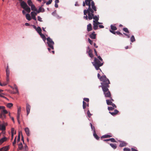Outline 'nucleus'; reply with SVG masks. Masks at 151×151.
Masks as SVG:
<instances>
[{
    "label": "nucleus",
    "mask_w": 151,
    "mask_h": 151,
    "mask_svg": "<svg viewBox=\"0 0 151 151\" xmlns=\"http://www.w3.org/2000/svg\"><path fill=\"white\" fill-rule=\"evenodd\" d=\"M95 22V21H93V28L94 30H96L98 28V25Z\"/></svg>",
    "instance_id": "4468645a"
},
{
    "label": "nucleus",
    "mask_w": 151,
    "mask_h": 151,
    "mask_svg": "<svg viewBox=\"0 0 151 151\" xmlns=\"http://www.w3.org/2000/svg\"><path fill=\"white\" fill-rule=\"evenodd\" d=\"M112 136L111 134H105L101 137V138H106L112 137Z\"/></svg>",
    "instance_id": "a211bd4d"
},
{
    "label": "nucleus",
    "mask_w": 151,
    "mask_h": 151,
    "mask_svg": "<svg viewBox=\"0 0 151 151\" xmlns=\"http://www.w3.org/2000/svg\"><path fill=\"white\" fill-rule=\"evenodd\" d=\"M6 77L8 78L9 77V74H10V71L9 70H6Z\"/></svg>",
    "instance_id": "e433bc0d"
},
{
    "label": "nucleus",
    "mask_w": 151,
    "mask_h": 151,
    "mask_svg": "<svg viewBox=\"0 0 151 151\" xmlns=\"http://www.w3.org/2000/svg\"><path fill=\"white\" fill-rule=\"evenodd\" d=\"M92 63L96 70L99 69L101 71V69H99V67L103 65V63H101L99 60H98L96 58H95L94 61L93 62H92Z\"/></svg>",
    "instance_id": "20e7f679"
},
{
    "label": "nucleus",
    "mask_w": 151,
    "mask_h": 151,
    "mask_svg": "<svg viewBox=\"0 0 151 151\" xmlns=\"http://www.w3.org/2000/svg\"><path fill=\"white\" fill-rule=\"evenodd\" d=\"M39 35H40L42 38V39L44 41V42H45V40H46V38L45 35L44 34H42V33L40 34Z\"/></svg>",
    "instance_id": "bb28decb"
},
{
    "label": "nucleus",
    "mask_w": 151,
    "mask_h": 151,
    "mask_svg": "<svg viewBox=\"0 0 151 151\" xmlns=\"http://www.w3.org/2000/svg\"><path fill=\"white\" fill-rule=\"evenodd\" d=\"M31 106L28 103L26 104V109L27 113V115H28L30 113Z\"/></svg>",
    "instance_id": "6e6552de"
},
{
    "label": "nucleus",
    "mask_w": 151,
    "mask_h": 151,
    "mask_svg": "<svg viewBox=\"0 0 151 151\" xmlns=\"http://www.w3.org/2000/svg\"><path fill=\"white\" fill-rule=\"evenodd\" d=\"M124 35H126L127 36V37L128 38H129V37H130V35H129L127 34H126V33H124Z\"/></svg>",
    "instance_id": "13d9d810"
},
{
    "label": "nucleus",
    "mask_w": 151,
    "mask_h": 151,
    "mask_svg": "<svg viewBox=\"0 0 151 151\" xmlns=\"http://www.w3.org/2000/svg\"><path fill=\"white\" fill-rule=\"evenodd\" d=\"M31 8V9L33 11H35L37 12V9L35 7V6L34 4H32L30 6Z\"/></svg>",
    "instance_id": "dca6fc26"
},
{
    "label": "nucleus",
    "mask_w": 151,
    "mask_h": 151,
    "mask_svg": "<svg viewBox=\"0 0 151 151\" xmlns=\"http://www.w3.org/2000/svg\"><path fill=\"white\" fill-rule=\"evenodd\" d=\"M6 129V125L4 124H0V130L4 131Z\"/></svg>",
    "instance_id": "9b49d317"
},
{
    "label": "nucleus",
    "mask_w": 151,
    "mask_h": 151,
    "mask_svg": "<svg viewBox=\"0 0 151 151\" xmlns=\"http://www.w3.org/2000/svg\"><path fill=\"white\" fill-rule=\"evenodd\" d=\"M25 16L26 19L29 21H30L32 19L31 16L29 14H27Z\"/></svg>",
    "instance_id": "6ab92c4d"
},
{
    "label": "nucleus",
    "mask_w": 151,
    "mask_h": 151,
    "mask_svg": "<svg viewBox=\"0 0 151 151\" xmlns=\"http://www.w3.org/2000/svg\"><path fill=\"white\" fill-rule=\"evenodd\" d=\"M25 131L27 135L28 136H29L30 134L29 128L27 127L25 129Z\"/></svg>",
    "instance_id": "aec40b11"
},
{
    "label": "nucleus",
    "mask_w": 151,
    "mask_h": 151,
    "mask_svg": "<svg viewBox=\"0 0 151 151\" xmlns=\"http://www.w3.org/2000/svg\"><path fill=\"white\" fill-rule=\"evenodd\" d=\"M5 108L4 106H0V118L3 120L6 119V114L8 113L7 111Z\"/></svg>",
    "instance_id": "f03ea898"
},
{
    "label": "nucleus",
    "mask_w": 151,
    "mask_h": 151,
    "mask_svg": "<svg viewBox=\"0 0 151 151\" xmlns=\"http://www.w3.org/2000/svg\"><path fill=\"white\" fill-rule=\"evenodd\" d=\"M87 105V104L84 101H83V108L85 109L86 107V106Z\"/></svg>",
    "instance_id": "58836bf2"
},
{
    "label": "nucleus",
    "mask_w": 151,
    "mask_h": 151,
    "mask_svg": "<svg viewBox=\"0 0 151 151\" xmlns=\"http://www.w3.org/2000/svg\"><path fill=\"white\" fill-rule=\"evenodd\" d=\"M111 29L113 30H115L117 29L116 27L112 25H111Z\"/></svg>",
    "instance_id": "473e14b6"
},
{
    "label": "nucleus",
    "mask_w": 151,
    "mask_h": 151,
    "mask_svg": "<svg viewBox=\"0 0 151 151\" xmlns=\"http://www.w3.org/2000/svg\"><path fill=\"white\" fill-rule=\"evenodd\" d=\"M110 145L114 149H115L116 148V146L115 144L111 143L110 144Z\"/></svg>",
    "instance_id": "7c9ffc66"
},
{
    "label": "nucleus",
    "mask_w": 151,
    "mask_h": 151,
    "mask_svg": "<svg viewBox=\"0 0 151 151\" xmlns=\"http://www.w3.org/2000/svg\"><path fill=\"white\" fill-rule=\"evenodd\" d=\"M88 49L89 50L88 53L89 56L91 58L93 57V55L92 53V50H91L90 49L89 47H88Z\"/></svg>",
    "instance_id": "f8f14e48"
},
{
    "label": "nucleus",
    "mask_w": 151,
    "mask_h": 151,
    "mask_svg": "<svg viewBox=\"0 0 151 151\" xmlns=\"http://www.w3.org/2000/svg\"><path fill=\"white\" fill-rule=\"evenodd\" d=\"M95 23H96L97 24H98V25L99 24H100L101 23L99 22H98V21H95Z\"/></svg>",
    "instance_id": "338daca9"
},
{
    "label": "nucleus",
    "mask_w": 151,
    "mask_h": 151,
    "mask_svg": "<svg viewBox=\"0 0 151 151\" xmlns=\"http://www.w3.org/2000/svg\"><path fill=\"white\" fill-rule=\"evenodd\" d=\"M87 114L88 116L89 117H90L91 115V114L90 113V112L89 110H88L87 112Z\"/></svg>",
    "instance_id": "79ce46f5"
},
{
    "label": "nucleus",
    "mask_w": 151,
    "mask_h": 151,
    "mask_svg": "<svg viewBox=\"0 0 151 151\" xmlns=\"http://www.w3.org/2000/svg\"><path fill=\"white\" fill-rule=\"evenodd\" d=\"M19 148V150H21L23 147V145L22 143L18 145Z\"/></svg>",
    "instance_id": "c9c22d12"
},
{
    "label": "nucleus",
    "mask_w": 151,
    "mask_h": 151,
    "mask_svg": "<svg viewBox=\"0 0 151 151\" xmlns=\"http://www.w3.org/2000/svg\"><path fill=\"white\" fill-rule=\"evenodd\" d=\"M83 6H88V8L83 11L84 19L87 20L88 19L90 20L93 19V21H96L99 20V15L94 16L93 13L94 12L96 11L97 9L94 2L92 0H85V1H83Z\"/></svg>",
    "instance_id": "f257e3e1"
},
{
    "label": "nucleus",
    "mask_w": 151,
    "mask_h": 151,
    "mask_svg": "<svg viewBox=\"0 0 151 151\" xmlns=\"http://www.w3.org/2000/svg\"><path fill=\"white\" fill-rule=\"evenodd\" d=\"M94 51L95 55L96 56H98V54H97V51H96V50L95 49H94Z\"/></svg>",
    "instance_id": "052dcab7"
},
{
    "label": "nucleus",
    "mask_w": 151,
    "mask_h": 151,
    "mask_svg": "<svg viewBox=\"0 0 151 151\" xmlns=\"http://www.w3.org/2000/svg\"><path fill=\"white\" fill-rule=\"evenodd\" d=\"M47 43L48 46L51 49L53 50V45L54 43L52 39L50 37H48L47 38Z\"/></svg>",
    "instance_id": "423d86ee"
},
{
    "label": "nucleus",
    "mask_w": 151,
    "mask_h": 151,
    "mask_svg": "<svg viewBox=\"0 0 151 151\" xmlns=\"http://www.w3.org/2000/svg\"><path fill=\"white\" fill-rule=\"evenodd\" d=\"M126 143L122 141L121 142L119 145V147H123L126 146Z\"/></svg>",
    "instance_id": "c85d7f7f"
},
{
    "label": "nucleus",
    "mask_w": 151,
    "mask_h": 151,
    "mask_svg": "<svg viewBox=\"0 0 151 151\" xmlns=\"http://www.w3.org/2000/svg\"><path fill=\"white\" fill-rule=\"evenodd\" d=\"M116 33L118 35H121L122 36H123V34L119 32H116Z\"/></svg>",
    "instance_id": "603ef678"
},
{
    "label": "nucleus",
    "mask_w": 151,
    "mask_h": 151,
    "mask_svg": "<svg viewBox=\"0 0 151 151\" xmlns=\"http://www.w3.org/2000/svg\"><path fill=\"white\" fill-rule=\"evenodd\" d=\"M37 19L39 21L42 22V18L39 16L37 17Z\"/></svg>",
    "instance_id": "c03bdc74"
},
{
    "label": "nucleus",
    "mask_w": 151,
    "mask_h": 151,
    "mask_svg": "<svg viewBox=\"0 0 151 151\" xmlns=\"http://www.w3.org/2000/svg\"><path fill=\"white\" fill-rule=\"evenodd\" d=\"M90 125L91 127V130L92 131H93V133H94V132H96L95 129V127L94 126H93L92 123H90Z\"/></svg>",
    "instance_id": "2f4dec72"
},
{
    "label": "nucleus",
    "mask_w": 151,
    "mask_h": 151,
    "mask_svg": "<svg viewBox=\"0 0 151 151\" xmlns=\"http://www.w3.org/2000/svg\"><path fill=\"white\" fill-rule=\"evenodd\" d=\"M52 14L53 16H55V17H56L57 18H60V17H59L58 15H57L56 14V10L55 11L53 12H52Z\"/></svg>",
    "instance_id": "393cba45"
},
{
    "label": "nucleus",
    "mask_w": 151,
    "mask_h": 151,
    "mask_svg": "<svg viewBox=\"0 0 151 151\" xmlns=\"http://www.w3.org/2000/svg\"><path fill=\"white\" fill-rule=\"evenodd\" d=\"M88 41L89 43L91 44L92 45L93 44L92 41H91L89 38L88 39Z\"/></svg>",
    "instance_id": "09e8293b"
},
{
    "label": "nucleus",
    "mask_w": 151,
    "mask_h": 151,
    "mask_svg": "<svg viewBox=\"0 0 151 151\" xmlns=\"http://www.w3.org/2000/svg\"><path fill=\"white\" fill-rule=\"evenodd\" d=\"M99 27L101 28H104V26L102 25H99Z\"/></svg>",
    "instance_id": "0e129e2a"
},
{
    "label": "nucleus",
    "mask_w": 151,
    "mask_h": 151,
    "mask_svg": "<svg viewBox=\"0 0 151 151\" xmlns=\"http://www.w3.org/2000/svg\"><path fill=\"white\" fill-rule=\"evenodd\" d=\"M101 86L102 88L105 97H110L111 96V93L108 88L109 86H105L103 85L102 86Z\"/></svg>",
    "instance_id": "39448f33"
},
{
    "label": "nucleus",
    "mask_w": 151,
    "mask_h": 151,
    "mask_svg": "<svg viewBox=\"0 0 151 151\" xmlns=\"http://www.w3.org/2000/svg\"><path fill=\"white\" fill-rule=\"evenodd\" d=\"M16 143V140H15V139H14L13 142V145L14 146H15V145Z\"/></svg>",
    "instance_id": "5fc2aeb1"
},
{
    "label": "nucleus",
    "mask_w": 151,
    "mask_h": 151,
    "mask_svg": "<svg viewBox=\"0 0 151 151\" xmlns=\"http://www.w3.org/2000/svg\"><path fill=\"white\" fill-rule=\"evenodd\" d=\"M97 76H98V78L100 80V78H101V76H100V75L99 74V73H98V75H97Z\"/></svg>",
    "instance_id": "69168bd1"
},
{
    "label": "nucleus",
    "mask_w": 151,
    "mask_h": 151,
    "mask_svg": "<svg viewBox=\"0 0 151 151\" xmlns=\"http://www.w3.org/2000/svg\"><path fill=\"white\" fill-rule=\"evenodd\" d=\"M119 111L116 109H115L114 112H111V111H109V113H110L111 115L112 116H115L118 113Z\"/></svg>",
    "instance_id": "ddd939ff"
},
{
    "label": "nucleus",
    "mask_w": 151,
    "mask_h": 151,
    "mask_svg": "<svg viewBox=\"0 0 151 151\" xmlns=\"http://www.w3.org/2000/svg\"><path fill=\"white\" fill-rule=\"evenodd\" d=\"M13 105V104L12 103H8L6 105V106L7 107L10 108L12 107Z\"/></svg>",
    "instance_id": "f704fd0d"
},
{
    "label": "nucleus",
    "mask_w": 151,
    "mask_h": 151,
    "mask_svg": "<svg viewBox=\"0 0 151 151\" xmlns=\"http://www.w3.org/2000/svg\"><path fill=\"white\" fill-rule=\"evenodd\" d=\"M0 96L1 97H3V98H5L6 99H7V98H6L4 96H3L2 94H0Z\"/></svg>",
    "instance_id": "bf43d9fd"
},
{
    "label": "nucleus",
    "mask_w": 151,
    "mask_h": 151,
    "mask_svg": "<svg viewBox=\"0 0 151 151\" xmlns=\"http://www.w3.org/2000/svg\"><path fill=\"white\" fill-rule=\"evenodd\" d=\"M106 103L108 105H112L113 104H114L112 103L111 100H106Z\"/></svg>",
    "instance_id": "cd10ccee"
},
{
    "label": "nucleus",
    "mask_w": 151,
    "mask_h": 151,
    "mask_svg": "<svg viewBox=\"0 0 151 151\" xmlns=\"http://www.w3.org/2000/svg\"><path fill=\"white\" fill-rule=\"evenodd\" d=\"M100 80L101 81H103V82L101 83L102 85L101 86L104 85L105 86H109V84L110 83V81L109 80L106 78L105 76L104 75L101 76L100 78Z\"/></svg>",
    "instance_id": "7ed1b4c3"
},
{
    "label": "nucleus",
    "mask_w": 151,
    "mask_h": 151,
    "mask_svg": "<svg viewBox=\"0 0 151 151\" xmlns=\"http://www.w3.org/2000/svg\"><path fill=\"white\" fill-rule=\"evenodd\" d=\"M45 11V10L43 8H42L41 7H40L39 8L38 10L37 9V12L38 13H39L40 12H43Z\"/></svg>",
    "instance_id": "f3484780"
},
{
    "label": "nucleus",
    "mask_w": 151,
    "mask_h": 151,
    "mask_svg": "<svg viewBox=\"0 0 151 151\" xmlns=\"http://www.w3.org/2000/svg\"><path fill=\"white\" fill-rule=\"evenodd\" d=\"M6 84H1L0 82V86H6Z\"/></svg>",
    "instance_id": "680f3d73"
},
{
    "label": "nucleus",
    "mask_w": 151,
    "mask_h": 151,
    "mask_svg": "<svg viewBox=\"0 0 151 151\" xmlns=\"http://www.w3.org/2000/svg\"><path fill=\"white\" fill-rule=\"evenodd\" d=\"M27 3L30 6L33 4L31 0H28L27 1Z\"/></svg>",
    "instance_id": "4c0bfd02"
},
{
    "label": "nucleus",
    "mask_w": 151,
    "mask_h": 151,
    "mask_svg": "<svg viewBox=\"0 0 151 151\" xmlns=\"http://www.w3.org/2000/svg\"><path fill=\"white\" fill-rule=\"evenodd\" d=\"M92 30V25L91 24H89L87 26V30L89 32Z\"/></svg>",
    "instance_id": "2eb2a0df"
},
{
    "label": "nucleus",
    "mask_w": 151,
    "mask_h": 151,
    "mask_svg": "<svg viewBox=\"0 0 151 151\" xmlns=\"http://www.w3.org/2000/svg\"><path fill=\"white\" fill-rule=\"evenodd\" d=\"M113 31L114 30H110V31L112 33H113L114 34H115V33H116V32L114 31Z\"/></svg>",
    "instance_id": "6e6d98bb"
},
{
    "label": "nucleus",
    "mask_w": 151,
    "mask_h": 151,
    "mask_svg": "<svg viewBox=\"0 0 151 151\" xmlns=\"http://www.w3.org/2000/svg\"><path fill=\"white\" fill-rule=\"evenodd\" d=\"M37 32L39 34H41V33L42 30L41 28L40 27H38L36 28V30Z\"/></svg>",
    "instance_id": "b1692460"
},
{
    "label": "nucleus",
    "mask_w": 151,
    "mask_h": 151,
    "mask_svg": "<svg viewBox=\"0 0 151 151\" xmlns=\"http://www.w3.org/2000/svg\"><path fill=\"white\" fill-rule=\"evenodd\" d=\"M57 4V3H55V6L56 8H58V5Z\"/></svg>",
    "instance_id": "774afa93"
},
{
    "label": "nucleus",
    "mask_w": 151,
    "mask_h": 151,
    "mask_svg": "<svg viewBox=\"0 0 151 151\" xmlns=\"http://www.w3.org/2000/svg\"><path fill=\"white\" fill-rule=\"evenodd\" d=\"M52 0H49L46 3V4L47 5H49L52 2Z\"/></svg>",
    "instance_id": "a18cd8bd"
},
{
    "label": "nucleus",
    "mask_w": 151,
    "mask_h": 151,
    "mask_svg": "<svg viewBox=\"0 0 151 151\" xmlns=\"http://www.w3.org/2000/svg\"><path fill=\"white\" fill-rule=\"evenodd\" d=\"M13 89H15L17 93L18 92V88L16 85H14V87Z\"/></svg>",
    "instance_id": "a19ab883"
},
{
    "label": "nucleus",
    "mask_w": 151,
    "mask_h": 151,
    "mask_svg": "<svg viewBox=\"0 0 151 151\" xmlns=\"http://www.w3.org/2000/svg\"><path fill=\"white\" fill-rule=\"evenodd\" d=\"M93 134L94 137L97 140H99V139L100 137L96 134V132H94V133H93Z\"/></svg>",
    "instance_id": "a878e982"
},
{
    "label": "nucleus",
    "mask_w": 151,
    "mask_h": 151,
    "mask_svg": "<svg viewBox=\"0 0 151 151\" xmlns=\"http://www.w3.org/2000/svg\"><path fill=\"white\" fill-rule=\"evenodd\" d=\"M111 106H109L108 109L109 111H112L115 108H116V106L114 104H113Z\"/></svg>",
    "instance_id": "9d476101"
},
{
    "label": "nucleus",
    "mask_w": 151,
    "mask_h": 151,
    "mask_svg": "<svg viewBox=\"0 0 151 151\" xmlns=\"http://www.w3.org/2000/svg\"><path fill=\"white\" fill-rule=\"evenodd\" d=\"M20 5L24 9L27 7V5L26 3L24 1H22L20 3Z\"/></svg>",
    "instance_id": "1a4fd4ad"
},
{
    "label": "nucleus",
    "mask_w": 151,
    "mask_h": 151,
    "mask_svg": "<svg viewBox=\"0 0 151 151\" xmlns=\"http://www.w3.org/2000/svg\"><path fill=\"white\" fill-rule=\"evenodd\" d=\"M21 107H19L18 108L17 112H21Z\"/></svg>",
    "instance_id": "3c124183"
},
{
    "label": "nucleus",
    "mask_w": 151,
    "mask_h": 151,
    "mask_svg": "<svg viewBox=\"0 0 151 151\" xmlns=\"http://www.w3.org/2000/svg\"><path fill=\"white\" fill-rule=\"evenodd\" d=\"M98 58L100 60H101L102 62V61H103V60L102 59V58L100 56H98Z\"/></svg>",
    "instance_id": "4d7b16f0"
},
{
    "label": "nucleus",
    "mask_w": 151,
    "mask_h": 151,
    "mask_svg": "<svg viewBox=\"0 0 151 151\" xmlns=\"http://www.w3.org/2000/svg\"><path fill=\"white\" fill-rule=\"evenodd\" d=\"M24 9L28 13H29L31 11L30 8L28 6Z\"/></svg>",
    "instance_id": "c756f323"
},
{
    "label": "nucleus",
    "mask_w": 151,
    "mask_h": 151,
    "mask_svg": "<svg viewBox=\"0 0 151 151\" xmlns=\"http://www.w3.org/2000/svg\"><path fill=\"white\" fill-rule=\"evenodd\" d=\"M128 148H124L123 149L124 151H127L128 149Z\"/></svg>",
    "instance_id": "e2e57ef3"
},
{
    "label": "nucleus",
    "mask_w": 151,
    "mask_h": 151,
    "mask_svg": "<svg viewBox=\"0 0 151 151\" xmlns=\"http://www.w3.org/2000/svg\"><path fill=\"white\" fill-rule=\"evenodd\" d=\"M9 148L8 146H6L3 147L1 148H0V151H3L5 150H8Z\"/></svg>",
    "instance_id": "4be33fe9"
},
{
    "label": "nucleus",
    "mask_w": 151,
    "mask_h": 151,
    "mask_svg": "<svg viewBox=\"0 0 151 151\" xmlns=\"http://www.w3.org/2000/svg\"><path fill=\"white\" fill-rule=\"evenodd\" d=\"M90 37L92 39H95L96 37V34H94V32L92 33L90 35Z\"/></svg>",
    "instance_id": "5701e85b"
},
{
    "label": "nucleus",
    "mask_w": 151,
    "mask_h": 151,
    "mask_svg": "<svg viewBox=\"0 0 151 151\" xmlns=\"http://www.w3.org/2000/svg\"><path fill=\"white\" fill-rule=\"evenodd\" d=\"M14 129L13 128H12L11 129V134H14Z\"/></svg>",
    "instance_id": "de8ad7c7"
},
{
    "label": "nucleus",
    "mask_w": 151,
    "mask_h": 151,
    "mask_svg": "<svg viewBox=\"0 0 151 151\" xmlns=\"http://www.w3.org/2000/svg\"><path fill=\"white\" fill-rule=\"evenodd\" d=\"M109 141H111V142H116V141L115 139L114 138H111L109 139Z\"/></svg>",
    "instance_id": "ea45409f"
},
{
    "label": "nucleus",
    "mask_w": 151,
    "mask_h": 151,
    "mask_svg": "<svg viewBox=\"0 0 151 151\" xmlns=\"http://www.w3.org/2000/svg\"><path fill=\"white\" fill-rule=\"evenodd\" d=\"M37 14H38L37 12L35 11L32 12L30 13L32 18L36 21L37 20L36 16L37 15Z\"/></svg>",
    "instance_id": "0eeeda50"
},
{
    "label": "nucleus",
    "mask_w": 151,
    "mask_h": 151,
    "mask_svg": "<svg viewBox=\"0 0 151 151\" xmlns=\"http://www.w3.org/2000/svg\"><path fill=\"white\" fill-rule=\"evenodd\" d=\"M123 30L125 32H126L128 33L129 32V31L127 28H124L123 29Z\"/></svg>",
    "instance_id": "37998d69"
},
{
    "label": "nucleus",
    "mask_w": 151,
    "mask_h": 151,
    "mask_svg": "<svg viewBox=\"0 0 151 151\" xmlns=\"http://www.w3.org/2000/svg\"><path fill=\"white\" fill-rule=\"evenodd\" d=\"M130 40H131V41L132 42H134V41H135V39L134 38V36H133V35L131 37V38H130Z\"/></svg>",
    "instance_id": "72a5a7b5"
},
{
    "label": "nucleus",
    "mask_w": 151,
    "mask_h": 151,
    "mask_svg": "<svg viewBox=\"0 0 151 151\" xmlns=\"http://www.w3.org/2000/svg\"><path fill=\"white\" fill-rule=\"evenodd\" d=\"M83 100L84 101H85L86 102H88L89 101V99L87 98H84Z\"/></svg>",
    "instance_id": "8fccbe9b"
},
{
    "label": "nucleus",
    "mask_w": 151,
    "mask_h": 151,
    "mask_svg": "<svg viewBox=\"0 0 151 151\" xmlns=\"http://www.w3.org/2000/svg\"><path fill=\"white\" fill-rule=\"evenodd\" d=\"M20 140V136L19 135L18 136V139L17 140V142H19Z\"/></svg>",
    "instance_id": "864d4df0"
},
{
    "label": "nucleus",
    "mask_w": 151,
    "mask_h": 151,
    "mask_svg": "<svg viewBox=\"0 0 151 151\" xmlns=\"http://www.w3.org/2000/svg\"><path fill=\"white\" fill-rule=\"evenodd\" d=\"M20 116V115H17V119L18 122V123H20V121H19V120Z\"/></svg>",
    "instance_id": "49530a36"
},
{
    "label": "nucleus",
    "mask_w": 151,
    "mask_h": 151,
    "mask_svg": "<svg viewBox=\"0 0 151 151\" xmlns=\"http://www.w3.org/2000/svg\"><path fill=\"white\" fill-rule=\"evenodd\" d=\"M7 139V138L4 137L0 139V144H2L3 142L6 141Z\"/></svg>",
    "instance_id": "412c9836"
}]
</instances>
